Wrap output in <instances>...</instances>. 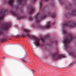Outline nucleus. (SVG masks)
I'll list each match as a JSON object with an SVG mask.
<instances>
[{"label":"nucleus","instance_id":"obj_1","mask_svg":"<svg viewBox=\"0 0 76 76\" xmlns=\"http://www.w3.org/2000/svg\"><path fill=\"white\" fill-rule=\"evenodd\" d=\"M69 40L67 38L65 39L63 41V43L65 46V48H69V46L67 45V43H69L70 42H71L74 38V36L72 34H70L69 35Z\"/></svg>","mask_w":76,"mask_h":76},{"label":"nucleus","instance_id":"obj_2","mask_svg":"<svg viewBox=\"0 0 76 76\" xmlns=\"http://www.w3.org/2000/svg\"><path fill=\"white\" fill-rule=\"evenodd\" d=\"M63 26L65 27H67V26H69L70 28H73L74 26L76 27V22L75 21L72 20L69 22L67 21L66 23L63 24Z\"/></svg>","mask_w":76,"mask_h":76},{"label":"nucleus","instance_id":"obj_3","mask_svg":"<svg viewBox=\"0 0 76 76\" xmlns=\"http://www.w3.org/2000/svg\"><path fill=\"white\" fill-rule=\"evenodd\" d=\"M26 35V36H27V37H28L30 38L31 39H32L33 38H34V39H36L35 41H34V43L36 46L37 47H38V46H39L40 45V40H39V39H38L36 37H34V36H33L32 35H31H31H29V34H27ZM31 36L32 37V38Z\"/></svg>","mask_w":76,"mask_h":76},{"label":"nucleus","instance_id":"obj_4","mask_svg":"<svg viewBox=\"0 0 76 76\" xmlns=\"http://www.w3.org/2000/svg\"><path fill=\"white\" fill-rule=\"evenodd\" d=\"M52 57L54 60H57L59 59V58H64L66 56L63 55H60L58 56V53H53L52 56Z\"/></svg>","mask_w":76,"mask_h":76},{"label":"nucleus","instance_id":"obj_5","mask_svg":"<svg viewBox=\"0 0 76 76\" xmlns=\"http://www.w3.org/2000/svg\"><path fill=\"white\" fill-rule=\"evenodd\" d=\"M6 12V10H3L0 11V14L1 15V16H0V22L3 21V18L4 16H5V13Z\"/></svg>","mask_w":76,"mask_h":76},{"label":"nucleus","instance_id":"obj_6","mask_svg":"<svg viewBox=\"0 0 76 76\" xmlns=\"http://www.w3.org/2000/svg\"><path fill=\"white\" fill-rule=\"evenodd\" d=\"M50 25H51V23H47L46 25L45 26H38L40 27V29H48V28H49L50 26Z\"/></svg>","mask_w":76,"mask_h":76},{"label":"nucleus","instance_id":"obj_7","mask_svg":"<svg viewBox=\"0 0 76 76\" xmlns=\"http://www.w3.org/2000/svg\"><path fill=\"white\" fill-rule=\"evenodd\" d=\"M46 17H47V15H44L43 16L42 18L41 17L40 18V19L39 20V17H38L37 18H36L35 22V23H38V22H39L41 21V20L42 19H44V18H46Z\"/></svg>","mask_w":76,"mask_h":76},{"label":"nucleus","instance_id":"obj_8","mask_svg":"<svg viewBox=\"0 0 76 76\" xmlns=\"http://www.w3.org/2000/svg\"><path fill=\"white\" fill-rule=\"evenodd\" d=\"M11 13L12 14V15H14V16H16V15H17V18H18V19H23V18H25L23 16L21 17L19 16V14L18 13H16L15 12L11 11Z\"/></svg>","mask_w":76,"mask_h":76},{"label":"nucleus","instance_id":"obj_9","mask_svg":"<svg viewBox=\"0 0 76 76\" xmlns=\"http://www.w3.org/2000/svg\"><path fill=\"white\" fill-rule=\"evenodd\" d=\"M19 1V4H21L22 2L23 3L22 4V6H25L26 4V0H18Z\"/></svg>","mask_w":76,"mask_h":76},{"label":"nucleus","instance_id":"obj_10","mask_svg":"<svg viewBox=\"0 0 76 76\" xmlns=\"http://www.w3.org/2000/svg\"><path fill=\"white\" fill-rule=\"evenodd\" d=\"M69 54L74 58H76V53L73 51H71L69 52Z\"/></svg>","mask_w":76,"mask_h":76},{"label":"nucleus","instance_id":"obj_11","mask_svg":"<svg viewBox=\"0 0 76 76\" xmlns=\"http://www.w3.org/2000/svg\"><path fill=\"white\" fill-rule=\"evenodd\" d=\"M11 26V24L10 23L6 24L3 27V29H8Z\"/></svg>","mask_w":76,"mask_h":76},{"label":"nucleus","instance_id":"obj_12","mask_svg":"<svg viewBox=\"0 0 76 76\" xmlns=\"http://www.w3.org/2000/svg\"><path fill=\"white\" fill-rule=\"evenodd\" d=\"M50 38V36H49L46 35L44 38H42V37H40V38L42 42H44L45 41V39H46L47 38Z\"/></svg>","mask_w":76,"mask_h":76},{"label":"nucleus","instance_id":"obj_13","mask_svg":"<svg viewBox=\"0 0 76 76\" xmlns=\"http://www.w3.org/2000/svg\"><path fill=\"white\" fill-rule=\"evenodd\" d=\"M69 16L71 15H73L74 16L76 15V10H74L72 11L71 12V14H68Z\"/></svg>","mask_w":76,"mask_h":76},{"label":"nucleus","instance_id":"obj_14","mask_svg":"<svg viewBox=\"0 0 76 76\" xmlns=\"http://www.w3.org/2000/svg\"><path fill=\"white\" fill-rule=\"evenodd\" d=\"M34 12V8L33 7H31L30 8V11L29 12V15L32 14L33 12Z\"/></svg>","mask_w":76,"mask_h":76},{"label":"nucleus","instance_id":"obj_15","mask_svg":"<svg viewBox=\"0 0 76 76\" xmlns=\"http://www.w3.org/2000/svg\"><path fill=\"white\" fill-rule=\"evenodd\" d=\"M13 1H14V0H10L8 2L9 5H10L11 6H13Z\"/></svg>","mask_w":76,"mask_h":76},{"label":"nucleus","instance_id":"obj_16","mask_svg":"<svg viewBox=\"0 0 76 76\" xmlns=\"http://www.w3.org/2000/svg\"><path fill=\"white\" fill-rule=\"evenodd\" d=\"M51 17L52 18H54L56 17V14L54 13H52L51 15Z\"/></svg>","mask_w":76,"mask_h":76},{"label":"nucleus","instance_id":"obj_17","mask_svg":"<svg viewBox=\"0 0 76 76\" xmlns=\"http://www.w3.org/2000/svg\"><path fill=\"white\" fill-rule=\"evenodd\" d=\"M21 31H23L24 32H26L27 33H28V32H29V30L25 29L24 28H23L21 29Z\"/></svg>","mask_w":76,"mask_h":76},{"label":"nucleus","instance_id":"obj_18","mask_svg":"<svg viewBox=\"0 0 76 76\" xmlns=\"http://www.w3.org/2000/svg\"><path fill=\"white\" fill-rule=\"evenodd\" d=\"M74 64V62H72L71 63H70L69 65H68V67H72V66H73V64Z\"/></svg>","mask_w":76,"mask_h":76},{"label":"nucleus","instance_id":"obj_19","mask_svg":"<svg viewBox=\"0 0 76 76\" xmlns=\"http://www.w3.org/2000/svg\"><path fill=\"white\" fill-rule=\"evenodd\" d=\"M18 37H25V35L24 34H22L21 35H18Z\"/></svg>","mask_w":76,"mask_h":76},{"label":"nucleus","instance_id":"obj_20","mask_svg":"<svg viewBox=\"0 0 76 76\" xmlns=\"http://www.w3.org/2000/svg\"><path fill=\"white\" fill-rule=\"evenodd\" d=\"M58 1L61 4H63L64 3V1L63 0H58Z\"/></svg>","mask_w":76,"mask_h":76},{"label":"nucleus","instance_id":"obj_21","mask_svg":"<svg viewBox=\"0 0 76 76\" xmlns=\"http://www.w3.org/2000/svg\"><path fill=\"white\" fill-rule=\"evenodd\" d=\"M6 39L5 38H3L1 39H0V41H1L2 42H4L5 41Z\"/></svg>","mask_w":76,"mask_h":76},{"label":"nucleus","instance_id":"obj_22","mask_svg":"<svg viewBox=\"0 0 76 76\" xmlns=\"http://www.w3.org/2000/svg\"><path fill=\"white\" fill-rule=\"evenodd\" d=\"M40 4V9H41V7H42V3H41V1H40L39 3Z\"/></svg>","mask_w":76,"mask_h":76},{"label":"nucleus","instance_id":"obj_23","mask_svg":"<svg viewBox=\"0 0 76 76\" xmlns=\"http://www.w3.org/2000/svg\"><path fill=\"white\" fill-rule=\"evenodd\" d=\"M25 57H24V58H23L22 59V60L23 61V62H26V60H25Z\"/></svg>","mask_w":76,"mask_h":76},{"label":"nucleus","instance_id":"obj_24","mask_svg":"<svg viewBox=\"0 0 76 76\" xmlns=\"http://www.w3.org/2000/svg\"><path fill=\"white\" fill-rule=\"evenodd\" d=\"M28 20H33V18L31 17H30L28 18Z\"/></svg>","mask_w":76,"mask_h":76},{"label":"nucleus","instance_id":"obj_25","mask_svg":"<svg viewBox=\"0 0 76 76\" xmlns=\"http://www.w3.org/2000/svg\"><path fill=\"white\" fill-rule=\"evenodd\" d=\"M68 5L69 6V8H71V7L72 6L71 4H70V3H69L68 4Z\"/></svg>","mask_w":76,"mask_h":76},{"label":"nucleus","instance_id":"obj_26","mask_svg":"<svg viewBox=\"0 0 76 76\" xmlns=\"http://www.w3.org/2000/svg\"><path fill=\"white\" fill-rule=\"evenodd\" d=\"M63 33L64 34H66V31H64V30H63Z\"/></svg>","mask_w":76,"mask_h":76},{"label":"nucleus","instance_id":"obj_27","mask_svg":"<svg viewBox=\"0 0 76 76\" xmlns=\"http://www.w3.org/2000/svg\"><path fill=\"white\" fill-rule=\"evenodd\" d=\"M3 34V31H0V35Z\"/></svg>","mask_w":76,"mask_h":76},{"label":"nucleus","instance_id":"obj_28","mask_svg":"<svg viewBox=\"0 0 76 76\" xmlns=\"http://www.w3.org/2000/svg\"><path fill=\"white\" fill-rule=\"evenodd\" d=\"M65 8L66 9H69V7H68V6L67 5L65 6Z\"/></svg>","mask_w":76,"mask_h":76},{"label":"nucleus","instance_id":"obj_29","mask_svg":"<svg viewBox=\"0 0 76 76\" xmlns=\"http://www.w3.org/2000/svg\"><path fill=\"white\" fill-rule=\"evenodd\" d=\"M38 15H39V14H37L36 15L34 16V18H37V16H38Z\"/></svg>","mask_w":76,"mask_h":76},{"label":"nucleus","instance_id":"obj_30","mask_svg":"<svg viewBox=\"0 0 76 76\" xmlns=\"http://www.w3.org/2000/svg\"><path fill=\"white\" fill-rule=\"evenodd\" d=\"M4 4H5V3H7V1H6V0H4Z\"/></svg>","mask_w":76,"mask_h":76},{"label":"nucleus","instance_id":"obj_31","mask_svg":"<svg viewBox=\"0 0 76 76\" xmlns=\"http://www.w3.org/2000/svg\"><path fill=\"white\" fill-rule=\"evenodd\" d=\"M19 9V7L18 6H17L16 7V9Z\"/></svg>","mask_w":76,"mask_h":76},{"label":"nucleus","instance_id":"obj_32","mask_svg":"<svg viewBox=\"0 0 76 76\" xmlns=\"http://www.w3.org/2000/svg\"><path fill=\"white\" fill-rule=\"evenodd\" d=\"M57 42H58V41H56L55 42V44H56V45H57Z\"/></svg>","mask_w":76,"mask_h":76},{"label":"nucleus","instance_id":"obj_33","mask_svg":"<svg viewBox=\"0 0 76 76\" xmlns=\"http://www.w3.org/2000/svg\"><path fill=\"white\" fill-rule=\"evenodd\" d=\"M50 43L51 44H54V42H50Z\"/></svg>","mask_w":76,"mask_h":76},{"label":"nucleus","instance_id":"obj_34","mask_svg":"<svg viewBox=\"0 0 76 76\" xmlns=\"http://www.w3.org/2000/svg\"><path fill=\"white\" fill-rule=\"evenodd\" d=\"M54 23H55V21H53L52 23V25H54Z\"/></svg>","mask_w":76,"mask_h":76},{"label":"nucleus","instance_id":"obj_35","mask_svg":"<svg viewBox=\"0 0 76 76\" xmlns=\"http://www.w3.org/2000/svg\"><path fill=\"white\" fill-rule=\"evenodd\" d=\"M33 1L34 2H35L37 1V0H33Z\"/></svg>","mask_w":76,"mask_h":76},{"label":"nucleus","instance_id":"obj_36","mask_svg":"<svg viewBox=\"0 0 76 76\" xmlns=\"http://www.w3.org/2000/svg\"><path fill=\"white\" fill-rule=\"evenodd\" d=\"M3 58H5V56H3Z\"/></svg>","mask_w":76,"mask_h":76},{"label":"nucleus","instance_id":"obj_37","mask_svg":"<svg viewBox=\"0 0 76 76\" xmlns=\"http://www.w3.org/2000/svg\"><path fill=\"white\" fill-rule=\"evenodd\" d=\"M48 0H45V1H48Z\"/></svg>","mask_w":76,"mask_h":76},{"label":"nucleus","instance_id":"obj_38","mask_svg":"<svg viewBox=\"0 0 76 76\" xmlns=\"http://www.w3.org/2000/svg\"><path fill=\"white\" fill-rule=\"evenodd\" d=\"M32 73H34V71H33V70H32Z\"/></svg>","mask_w":76,"mask_h":76},{"label":"nucleus","instance_id":"obj_39","mask_svg":"<svg viewBox=\"0 0 76 76\" xmlns=\"http://www.w3.org/2000/svg\"><path fill=\"white\" fill-rule=\"evenodd\" d=\"M75 64H76V62H75Z\"/></svg>","mask_w":76,"mask_h":76},{"label":"nucleus","instance_id":"obj_40","mask_svg":"<svg viewBox=\"0 0 76 76\" xmlns=\"http://www.w3.org/2000/svg\"><path fill=\"white\" fill-rule=\"evenodd\" d=\"M16 56H17V55H16Z\"/></svg>","mask_w":76,"mask_h":76}]
</instances>
